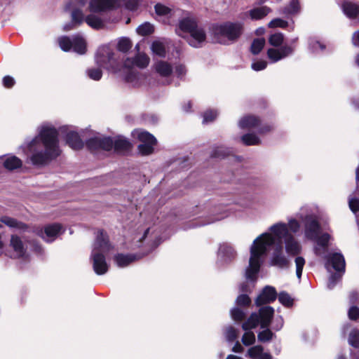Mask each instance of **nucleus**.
Wrapping results in <instances>:
<instances>
[{"instance_id":"1","label":"nucleus","mask_w":359,"mask_h":359,"mask_svg":"<svg viewBox=\"0 0 359 359\" xmlns=\"http://www.w3.org/2000/svg\"><path fill=\"white\" fill-rule=\"evenodd\" d=\"M299 222L294 217H290L287 223L277 222L269 228V231L259 235L253 241L250 247L249 265L245 271V278L248 281L255 283L257 279L263 257L266 255L276 240L278 243L283 242L285 252L288 255L294 256L302 251V245L295 238L294 234L300 230Z\"/></svg>"},{"instance_id":"2","label":"nucleus","mask_w":359,"mask_h":359,"mask_svg":"<svg viewBox=\"0 0 359 359\" xmlns=\"http://www.w3.org/2000/svg\"><path fill=\"white\" fill-rule=\"evenodd\" d=\"M37 135L25 144V150L34 165H44L60 154L58 132L49 123L41 124Z\"/></svg>"},{"instance_id":"3","label":"nucleus","mask_w":359,"mask_h":359,"mask_svg":"<svg viewBox=\"0 0 359 359\" xmlns=\"http://www.w3.org/2000/svg\"><path fill=\"white\" fill-rule=\"evenodd\" d=\"M95 60L100 67L115 73L124 72L125 69H130L135 66L144 68L149 63V57L142 53H139L133 59L127 58L122 62L119 55L113 52L108 46H103L98 49Z\"/></svg>"},{"instance_id":"4","label":"nucleus","mask_w":359,"mask_h":359,"mask_svg":"<svg viewBox=\"0 0 359 359\" xmlns=\"http://www.w3.org/2000/svg\"><path fill=\"white\" fill-rule=\"evenodd\" d=\"M111 249L112 246L109 242L107 233L103 231H98L90 255L93 268L96 274L103 275L107 272L109 265L106 261V256Z\"/></svg>"},{"instance_id":"5","label":"nucleus","mask_w":359,"mask_h":359,"mask_svg":"<svg viewBox=\"0 0 359 359\" xmlns=\"http://www.w3.org/2000/svg\"><path fill=\"white\" fill-rule=\"evenodd\" d=\"M273 312V309L271 306L262 307L258 313H252L243 323L242 328L245 332L242 336L241 341L244 346H249L255 343V334L250 330L255 328L259 325L264 329L269 326Z\"/></svg>"},{"instance_id":"6","label":"nucleus","mask_w":359,"mask_h":359,"mask_svg":"<svg viewBox=\"0 0 359 359\" xmlns=\"http://www.w3.org/2000/svg\"><path fill=\"white\" fill-rule=\"evenodd\" d=\"M176 32L182 37H185L184 34H189L187 41L191 46L194 48L201 47L206 40V33L204 29L199 27L193 18H186L180 21Z\"/></svg>"},{"instance_id":"7","label":"nucleus","mask_w":359,"mask_h":359,"mask_svg":"<svg viewBox=\"0 0 359 359\" xmlns=\"http://www.w3.org/2000/svg\"><path fill=\"white\" fill-rule=\"evenodd\" d=\"M296 216L302 221L304 238L310 241L317 239L320 231V224L313 207L307 205L302 206Z\"/></svg>"},{"instance_id":"8","label":"nucleus","mask_w":359,"mask_h":359,"mask_svg":"<svg viewBox=\"0 0 359 359\" xmlns=\"http://www.w3.org/2000/svg\"><path fill=\"white\" fill-rule=\"evenodd\" d=\"M243 24L227 22L213 27L214 39L222 44H229L236 41L243 33Z\"/></svg>"},{"instance_id":"9","label":"nucleus","mask_w":359,"mask_h":359,"mask_svg":"<svg viewBox=\"0 0 359 359\" xmlns=\"http://www.w3.org/2000/svg\"><path fill=\"white\" fill-rule=\"evenodd\" d=\"M125 6L130 11L137 7V0H90L88 11L92 13H100Z\"/></svg>"},{"instance_id":"10","label":"nucleus","mask_w":359,"mask_h":359,"mask_svg":"<svg viewBox=\"0 0 359 359\" xmlns=\"http://www.w3.org/2000/svg\"><path fill=\"white\" fill-rule=\"evenodd\" d=\"M60 48L65 52L73 50L78 54H84L86 51V40L81 35L72 37L63 36L57 39Z\"/></svg>"},{"instance_id":"11","label":"nucleus","mask_w":359,"mask_h":359,"mask_svg":"<svg viewBox=\"0 0 359 359\" xmlns=\"http://www.w3.org/2000/svg\"><path fill=\"white\" fill-rule=\"evenodd\" d=\"M133 135L141 142L138 146V150L141 154L149 155L153 153L156 140L151 134L142 130H135Z\"/></svg>"},{"instance_id":"12","label":"nucleus","mask_w":359,"mask_h":359,"mask_svg":"<svg viewBox=\"0 0 359 359\" xmlns=\"http://www.w3.org/2000/svg\"><path fill=\"white\" fill-rule=\"evenodd\" d=\"M72 19L73 23L81 25L84 20L93 29H100L104 26L102 20L93 14L88 15L84 18L83 12L77 7L73 8L72 11Z\"/></svg>"},{"instance_id":"13","label":"nucleus","mask_w":359,"mask_h":359,"mask_svg":"<svg viewBox=\"0 0 359 359\" xmlns=\"http://www.w3.org/2000/svg\"><path fill=\"white\" fill-rule=\"evenodd\" d=\"M64 231L65 229L60 224L54 223L45 226L43 229L37 231V234L45 241L52 242Z\"/></svg>"},{"instance_id":"14","label":"nucleus","mask_w":359,"mask_h":359,"mask_svg":"<svg viewBox=\"0 0 359 359\" xmlns=\"http://www.w3.org/2000/svg\"><path fill=\"white\" fill-rule=\"evenodd\" d=\"M11 251V257L15 259H22L27 260L28 259V254L25 245L20 237L13 235L11 237L10 245Z\"/></svg>"},{"instance_id":"15","label":"nucleus","mask_w":359,"mask_h":359,"mask_svg":"<svg viewBox=\"0 0 359 359\" xmlns=\"http://www.w3.org/2000/svg\"><path fill=\"white\" fill-rule=\"evenodd\" d=\"M87 144L92 150L102 149L106 151H110L114 147V140L107 137L96 136L90 139Z\"/></svg>"},{"instance_id":"16","label":"nucleus","mask_w":359,"mask_h":359,"mask_svg":"<svg viewBox=\"0 0 359 359\" xmlns=\"http://www.w3.org/2000/svg\"><path fill=\"white\" fill-rule=\"evenodd\" d=\"M294 48L290 46H283L279 48H271L267 50L268 58L271 62H276L293 53Z\"/></svg>"},{"instance_id":"17","label":"nucleus","mask_w":359,"mask_h":359,"mask_svg":"<svg viewBox=\"0 0 359 359\" xmlns=\"http://www.w3.org/2000/svg\"><path fill=\"white\" fill-rule=\"evenodd\" d=\"M271 265L284 268L287 266L289 259L283 252V248L281 243H278L276 246L270 260Z\"/></svg>"},{"instance_id":"18","label":"nucleus","mask_w":359,"mask_h":359,"mask_svg":"<svg viewBox=\"0 0 359 359\" xmlns=\"http://www.w3.org/2000/svg\"><path fill=\"white\" fill-rule=\"evenodd\" d=\"M329 264H331L333 269L338 272L344 273L345 271V259L342 254L339 252L330 253L327 257V268Z\"/></svg>"},{"instance_id":"19","label":"nucleus","mask_w":359,"mask_h":359,"mask_svg":"<svg viewBox=\"0 0 359 359\" xmlns=\"http://www.w3.org/2000/svg\"><path fill=\"white\" fill-rule=\"evenodd\" d=\"M276 298V292L274 287L271 286L265 287L262 293L256 299L257 306L273 302Z\"/></svg>"},{"instance_id":"20","label":"nucleus","mask_w":359,"mask_h":359,"mask_svg":"<svg viewBox=\"0 0 359 359\" xmlns=\"http://www.w3.org/2000/svg\"><path fill=\"white\" fill-rule=\"evenodd\" d=\"M250 359H272V355L264 351L261 345H256L248 348L246 355Z\"/></svg>"},{"instance_id":"21","label":"nucleus","mask_w":359,"mask_h":359,"mask_svg":"<svg viewBox=\"0 0 359 359\" xmlns=\"http://www.w3.org/2000/svg\"><path fill=\"white\" fill-rule=\"evenodd\" d=\"M66 142L73 149L78 150L83 147V143L78 133L72 130H69L66 135Z\"/></svg>"},{"instance_id":"22","label":"nucleus","mask_w":359,"mask_h":359,"mask_svg":"<svg viewBox=\"0 0 359 359\" xmlns=\"http://www.w3.org/2000/svg\"><path fill=\"white\" fill-rule=\"evenodd\" d=\"M331 239V236L330 234L325 233H323L321 236L318 235V238L316 240H313V241H316L317 243V246L315 247L314 251L316 255H321L322 254H324L325 252V248L328 245V243Z\"/></svg>"},{"instance_id":"23","label":"nucleus","mask_w":359,"mask_h":359,"mask_svg":"<svg viewBox=\"0 0 359 359\" xmlns=\"http://www.w3.org/2000/svg\"><path fill=\"white\" fill-rule=\"evenodd\" d=\"M341 9L344 13L349 18H358L359 23V6L349 1H344L341 4Z\"/></svg>"},{"instance_id":"24","label":"nucleus","mask_w":359,"mask_h":359,"mask_svg":"<svg viewBox=\"0 0 359 359\" xmlns=\"http://www.w3.org/2000/svg\"><path fill=\"white\" fill-rule=\"evenodd\" d=\"M155 72L161 77H168L172 73L173 69L170 63L158 60L154 65Z\"/></svg>"},{"instance_id":"25","label":"nucleus","mask_w":359,"mask_h":359,"mask_svg":"<svg viewBox=\"0 0 359 359\" xmlns=\"http://www.w3.org/2000/svg\"><path fill=\"white\" fill-rule=\"evenodd\" d=\"M168 42L165 39L154 40L151 45V49L152 53L161 57H164L166 54V46Z\"/></svg>"},{"instance_id":"26","label":"nucleus","mask_w":359,"mask_h":359,"mask_svg":"<svg viewBox=\"0 0 359 359\" xmlns=\"http://www.w3.org/2000/svg\"><path fill=\"white\" fill-rule=\"evenodd\" d=\"M0 222L4 224L11 229H13L17 231H25L27 229L26 224L8 216L0 217Z\"/></svg>"},{"instance_id":"27","label":"nucleus","mask_w":359,"mask_h":359,"mask_svg":"<svg viewBox=\"0 0 359 359\" xmlns=\"http://www.w3.org/2000/svg\"><path fill=\"white\" fill-rule=\"evenodd\" d=\"M2 157V164L4 167L8 170H13L22 166V161L15 156L8 155Z\"/></svg>"},{"instance_id":"28","label":"nucleus","mask_w":359,"mask_h":359,"mask_svg":"<svg viewBox=\"0 0 359 359\" xmlns=\"http://www.w3.org/2000/svg\"><path fill=\"white\" fill-rule=\"evenodd\" d=\"M301 12L299 0H291L281 11L287 16L294 15Z\"/></svg>"},{"instance_id":"29","label":"nucleus","mask_w":359,"mask_h":359,"mask_svg":"<svg viewBox=\"0 0 359 359\" xmlns=\"http://www.w3.org/2000/svg\"><path fill=\"white\" fill-rule=\"evenodd\" d=\"M259 119L255 116H243L238 123L239 127L243 129L256 128L259 124Z\"/></svg>"},{"instance_id":"30","label":"nucleus","mask_w":359,"mask_h":359,"mask_svg":"<svg viewBox=\"0 0 359 359\" xmlns=\"http://www.w3.org/2000/svg\"><path fill=\"white\" fill-rule=\"evenodd\" d=\"M271 9L267 6H261L252 8L249 11V15L253 20H257L266 16L271 13Z\"/></svg>"},{"instance_id":"31","label":"nucleus","mask_w":359,"mask_h":359,"mask_svg":"<svg viewBox=\"0 0 359 359\" xmlns=\"http://www.w3.org/2000/svg\"><path fill=\"white\" fill-rule=\"evenodd\" d=\"M219 256H221L225 262H229L236 257V251L228 245H224L219 248Z\"/></svg>"},{"instance_id":"32","label":"nucleus","mask_w":359,"mask_h":359,"mask_svg":"<svg viewBox=\"0 0 359 359\" xmlns=\"http://www.w3.org/2000/svg\"><path fill=\"white\" fill-rule=\"evenodd\" d=\"M136 259L134 255H126L118 254L114 257V261L118 266L126 267Z\"/></svg>"},{"instance_id":"33","label":"nucleus","mask_w":359,"mask_h":359,"mask_svg":"<svg viewBox=\"0 0 359 359\" xmlns=\"http://www.w3.org/2000/svg\"><path fill=\"white\" fill-rule=\"evenodd\" d=\"M130 147V142L125 138L118 137L114 140V149L118 152L128 150Z\"/></svg>"},{"instance_id":"34","label":"nucleus","mask_w":359,"mask_h":359,"mask_svg":"<svg viewBox=\"0 0 359 359\" xmlns=\"http://www.w3.org/2000/svg\"><path fill=\"white\" fill-rule=\"evenodd\" d=\"M132 42L128 38L122 37L118 41L117 48L121 52L126 53L132 48Z\"/></svg>"},{"instance_id":"35","label":"nucleus","mask_w":359,"mask_h":359,"mask_svg":"<svg viewBox=\"0 0 359 359\" xmlns=\"http://www.w3.org/2000/svg\"><path fill=\"white\" fill-rule=\"evenodd\" d=\"M137 33L141 36H147L152 34L154 31L153 25L149 22H144L137 27Z\"/></svg>"},{"instance_id":"36","label":"nucleus","mask_w":359,"mask_h":359,"mask_svg":"<svg viewBox=\"0 0 359 359\" xmlns=\"http://www.w3.org/2000/svg\"><path fill=\"white\" fill-rule=\"evenodd\" d=\"M241 140L245 145H257L260 143L259 138L252 133H248L243 135Z\"/></svg>"},{"instance_id":"37","label":"nucleus","mask_w":359,"mask_h":359,"mask_svg":"<svg viewBox=\"0 0 359 359\" xmlns=\"http://www.w3.org/2000/svg\"><path fill=\"white\" fill-rule=\"evenodd\" d=\"M284 41V36L281 33H275L271 34L269 38V43L274 47H279Z\"/></svg>"},{"instance_id":"38","label":"nucleus","mask_w":359,"mask_h":359,"mask_svg":"<svg viewBox=\"0 0 359 359\" xmlns=\"http://www.w3.org/2000/svg\"><path fill=\"white\" fill-rule=\"evenodd\" d=\"M231 149L223 146L214 148L211 156L215 158H223L231 153Z\"/></svg>"},{"instance_id":"39","label":"nucleus","mask_w":359,"mask_h":359,"mask_svg":"<svg viewBox=\"0 0 359 359\" xmlns=\"http://www.w3.org/2000/svg\"><path fill=\"white\" fill-rule=\"evenodd\" d=\"M265 45V39L264 38L256 39L252 41L251 45V51L253 54H258Z\"/></svg>"},{"instance_id":"40","label":"nucleus","mask_w":359,"mask_h":359,"mask_svg":"<svg viewBox=\"0 0 359 359\" xmlns=\"http://www.w3.org/2000/svg\"><path fill=\"white\" fill-rule=\"evenodd\" d=\"M238 335V331L232 326H229L225 329L224 336L228 341H234L237 339Z\"/></svg>"},{"instance_id":"41","label":"nucleus","mask_w":359,"mask_h":359,"mask_svg":"<svg viewBox=\"0 0 359 359\" xmlns=\"http://www.w3.org/2000/svg\"><path fill=\"white\" fill-rule=\"evenodd\" d=\"M269 326L265 327V330L258 333L257 338L259 341L266 342L272 339L273 334L270 330L267 328Z\"/></svg>"},{"instance_id":"42","label":"nucleus","mask_w":359,"mask_h":359,"mask_svg":"<svg viewBox=\"0 0 359 359\" xmlns=\"http://www.w3.org/2000/svg\"><path fill=\"white\" fill-rule=\"evenodd\" d=\"M348 343L351 346L358 348L359 347V330H353L348 337Z\"/></svg>"},{"instance_id":"43","label":"nucleus","mask_w":359,"mask_h":359,"mask_svg":"<svg viewBox=\"0 0 359 359\" xmlns=\"http://www.w3.org/2000/svg\"><path fill=\"white\" fill-rule=\"evenodd\" d=\"M86 74L90 79L94 81H99L102 76V72L100 68H90L87 69Z\"/></svg>"},{"instance_id":"44","label":"nucleus","mask_w":359,"mask_h":359,"mask_svg":"<svg viewBox=\"0 0 359 359\" xmlns=\"http://www.w3.org/2000/svg\"><path fill=\"white\" fill-rule=\"evenodd\" d=\"M246 313L240 308H233L231 311V316L233 320L241 321L245 317Z\"/></svg>"},{"instance_id":"45","label":"nucleus","mask_w":359,"mask_h":359,"mask_svg":"<svg viewBox=\"0 0 359 359\" xmlns=\"http://www.w3.org/2000/svg\"><path fill=\"white\" fill-rule=\"evenodd\" d=\"M294 262L296 265V274L297 278L300 279L303 268L305 265V259L302 257H297Z\"/></svg>"},{"instance_id":"46","label":"nucleus","mask_w":359,"mask_h":359,"mask_svg":"<svg viewBox=\"0 0 359 359\" xmlns=\"http://www.w3.org/2000/svg\"><path fill=\"white\" fill-rule=\"evenodd\" d=\"M348 206L351 210L354 213L356 214L359 212V198L353 196H350L348 197Z\"/></svg>"},{"instance_id":"47","label":"nucleus","mask_w":359,"mask_h":359,"mask_svg":"<svg viewBox=\"0 0 359 359\" xmlns=\"http://www.w3.org/2000/svg\"><path fill=\"white\" fill-rule=\"evenodd\" d=\"M309 46L312 51L314 53H319L320 51H323L325 48L324 44H323L319 41L315 39H312L310 40Z\"/></svg>"},{"instance_id":"48","label":"nucleus","mask_w":359,"mask_h":359,"mask_svg":"<svg viewBox=\"0 0 359 359\" xmlns=\"http://www.w3.org/2000/svg\"><path fill=\"white\" fill-rule=\"evenodd\" d=\"M288 22L281 18H275L272 20H271L268 26L271 28H275V27H281L285 28L287 26Z\"/></svg>"},{"instance_id":"49","label":"nucleus","mask_w":359,"mask_h":359,"mask_svg":"<svg viewBox=\"0 0 359 359\" xmlns=\"http://www.w3.org/2000/svg\"><path fill=\"white\" fill-rule=\"evenodd\" d=\"M155 11L158 15L165 16L170 14L171 10L163 4H157L155 6Z\"/></svg>"},{"instance_id":"50","label":"nucleus","mask_w":359,"mask_h":359,"mask_svg":"<svg viewBox=\"0 0 359 359\" xmlns=\"http://www.w3.org/2000/svg\"><path fill=\"white\" fill-rule=\"evenodd\" d=\"M217 116V112L215 110H208L203 114V123L211 122Z\"/></svg>"},{"instance_id":"51","label":"nucleus","mask_w":359,"mask_h":359,"mask_svg":"<svg viewBox=\"0 0 359 359\" xmlns=\"http://www.w3.org/2000/svg\"><path fill=\"white\" fill-rule=\"evenodd\" d=\"M278 300L281 304H283L285 306H288L292 304V299H291L290 296L285 292L280 293L278 296Z\"/></svg>"},{"instance_id":"52","label":"nucleus","mask_w":359,"mask_h":359,"mask_svg":"<svg viewBox=\"0 0 359 359\" xmlns=\"http://www.w3.org/2000/svg\"><path fill=\"white\" fill-rule=\"evenodd\" d=\"M251 300L246 294L239 295L236 299V304L238 306H248L250 304Z\"/></svg>"},{"instance_id":"53","label":"nucleus","mask_w":359,"mask_h":359,"mask_svg":"<svg viewBox=\"0 0 359 359\" xmlns=\"http://www.w3.org/2000/svg\"><path fill=\"white\" fill-rule=\"evenodd\" d=\"M267 66V62L264 60H258L252 63V69L255 71H261Z\"/></svg>"},{"instance_id":"54","label":"nucleus","mask_w":359,"mask_h":359,"mask_svg":"<svg viewBox=\"0 0 359 359\" xmlns=\"http://www.w3.org/2000/svg\"><path fill=\"white\" fill-rule=\"evenodd\" d=\"M341 276L339 274H332L329 278L327 287L330 289L333 288L336 285L337 282L340 280Z\"/></svg>"},{"instance_id":"55","label":"nucleus","mask_w":359,"mask_h":359,"mask_svg":"<svg viewBox=\"0 0 359 359\" xmlns=\"http://www.w3.org/2000/svg\"><path fill=\"white\" fill-rule=\"evenodd\" d=\"M187 69L184 65L179 64L175 67V73L178 77H182L186 74Z\"/></svg>"},{"instance_id":"56","label":"nucleus","mask_w":359,"mask_h":359,"mask_svg":"<svg viewBox=\"0 0 359 359\" xmlns=\"http://www.w3.org/2000/svg\"><path fill=\"white\" fill-rule=\"evenodd\" d=\"M348 314L351 320H356L359 317V309L356 306H351Z\"/></svg>"},{"instance_id":"57","label":"nucleus","mask_w":359,"mask_h":359,"mask_svg":"<svg viewBox=\"0 0 359 359\" xmlns=\"http://www.w3.org/2000/svg\"><path fill=\"white\" fill-rule=\"evenodd\" d=\"M3 85L6 88H11L14 86L15 81V79L10 76H6L3 78Z\"/></svg>"},{"instance_id":"58","label":"nucleus","mask_w":359,"mask_h":359,"mask_svg":"<svg viewBox=\"0 0 359 359\" xmlns=\"http://www.w3.org/2000/svg\"><path fill=\"white\" fill-rule=\"evenodd\" d=\"M87 0H72V4H75L76 6H84L86 4ZM74 7L72 6V3L66 6L67 10L72 9Z\"/></svg>"},{"instance_id":"59","label":"nucleus","mask_w":359,"mask_h":359,"mask_svg":"<svg viewBox=\"0 0 359 359\" xmlns=\"http://www.w3.org/2000/svg\"><path fill=\"white\" fill-rule=\"evenodd\" d=\"M274 325H273V329L276 331L280 330L283 325V319L282 317L278 316L275 318L274 320Z\"/></svg>"},{"instance_id":"60","label":"nucleus","mask_w":359,"mask_h":359,"mask_svg":"<svg viewBox=\"0 0 359 359\" xmlns=\"http://www.w3.org/2000/svg\"><path fill=\"white\" fill-rule=\"evenodd\" d=\"M352 42L353 46L359 47V30L353 34Z\"/></svg>"},{"instance_id":"61","label":"nucleus","mask_w":359,"mask_h":359,"mask_svg":"<svg viewBox=\"0 0 359 359\" xmlns=\"http://www.w3.org/2000/svg\"><path fill=\"white\" fill-rule=\"evenodd\" d=\"M243 350H244V348H243V346L238 341H237L234 344V346L232 348V351L235 353H242V352H243Z\"/></svg>"},{"instance_id":"62","label":"nucleus","mask_w":359,"mask_h":359,"mask_svg":"<svg viewBox=\"0 0 359 359\" xmlns=\"http://www.w3.org/2000/svg\"><path fill=\"white\" fill-rule=\"evenodd\" d=\"M4 248V243L2 240L1 236L0 235V255L3 253Z\"/></svg>"},{"instance_id":"63","label":"nucleus","mask_w":359,"mask_h":359,"mask_svg":"<svg viewBox=\"0 0 359 359\" xmlns=\"http://www.w3.org/2000/svg\"><path fill=\"white\" fill-rule=\"evenodd\" d=\"M265 32V29L263 27H259L256 30V34L257 35H262Z\"/></svg>"},{"instance_id":"64","label":"nucleus","mask_w":359,"mask_h":359,"mask_svg":"<svg viewBox=\"0 0 359 359\" xmlns=\"http://www.w3.org/2000/svg\"><path fill=\"white\" fill-rule=\"evenodd\" d=\"M226 359H243L241 357H238L237 355H229L226 358Z\"/></svg>"}]
</instances>
